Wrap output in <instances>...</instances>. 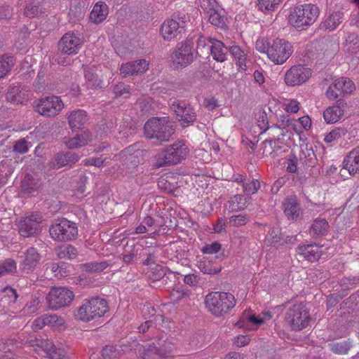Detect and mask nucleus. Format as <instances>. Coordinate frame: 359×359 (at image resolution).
Segmentation results:
<instances>
[{
  "instance_id": "603ef678",
  "label": "nucleus",
  "mask_w": 359,
  "mask_h": 359,
  "mask_svg": "<svg viewBox=\"0 0 359 359\" xmlns=\"http://www.w3.org/2000/svg\"><path fill=\"white\" fill-rule=\"evenodd\" d=\"M165 269L161 265H155L149 272V277L153 281H157L162 279L165 275Z\"/></svg>"
},
{
  "instance_id": "e2e57ef3",
  "label": "nucleus",
  "mask_w": 359,
  "mask_h": 359,
  "mask_svg": "<svg viewBox=\"0 0 359 359\" xmlns=\"http://www.w3.org/2000/svg\"><path fill=\"white\" fill-rule=\"evenodd\" d=\"M341 18L340 13L332 14L326 20L325 24L327 28L334 29L341 22L339 20Z\"/></svg>"
},
{
  "instance_id": "e433bc0d",
  "label": "nucleus",
  "mask_w": 359,
  "mask_h": 359,
  "mask_svg": "<svg viewBox=\"0 0 359 359\" xmlns=\"http://www.w3.org/2000/svg\"><path fill=\"white\" fill-rule=\"evenodd\" d=\"M252 323L253 325H258L264 323L262 318L257 317L255 315H252L250 312H244L240 320L237 323V325L240 327H244L245 329H250L246 323Z\"/></svg>"
},
{
  "instance_id": "58836bf2",
  "label": "nucleus",
  "mask_w": 359,
  "mask_h": 359,
  "mask_svg": "<svg viewBox=\"0 0 359 359\" xmlns=\"http://www.w3.org/2000/svg\"><path fill=\"white\" fill-rule=\"evenodd\" d=\"M109 266L107 262H88L81 265L82 271L89 273L102 272Z\"/></svg>"
},
{
  "instance_id": "20e7f679",
  "label": "nucleus",
  "mask_w": 359,
  "mask_h": 359,
  "mask_svg": "<svg viewBox=\"0 0 359 359\" xmlns=\"http://www.w3.org/2000/svg\"><path fill=\"white\" fill-rule=\"evenodd\" d=\"M208 310L215 316H222L233 309L236 304L234 296L229 292H215L205 297Z\"/></svg>"
},
{
  "instance_id": "393cba45",
  "label": "nucleus",
  "mask_w": 359,
  "mask_h": 359,
  "mask_svg": "<svg viewBox=\"0 0 359 359\" xmlns=\"http://www.w3.org/2000/svg\"><path fill=\"white\" fill-rule=\"evenodd\" d=\"M209 42L211 43L210 53L213 59L217 62H224L226 58L229 47L225 46L222 42L215 39H210Z\"/></svg>"
},
{
  "instance_id": "c03bdc74",
  "label": "nucleus",
  "mask_w": 359,
  "mask_h": 359,
  "mask_svg": "<svg viewBox=\"0 0 359 359\" xmlns=\"http://www.w3.org/2000/svg\"><path fill=\"white\" fill-rule=\"evenodd\" d=\"M45 271L47 274L53 273L54 276L58 278H61L67 276V271L62 266H60L57 263H48L45 265Z\"/></svg>"
},
{
  "instance_id": "4c0bfd02",
  "label": "nucleus",
  "mask_w": 359,
  "mask_h": 359,
  "mask_svg": "<svg viewBox=\"0 0 359 359\" xmlns=\"http://www.w3.org/2000/svg\"><path fill=\"white\" fill-rule=\"evenodd\" d=\"M23 95L24 93H22L20 87L10 86L6 93V97L9 102L19 104L22 103L23 101Z\"/></svg>"
},
{
  "instance_id": "338daca9",
  "label": "nucleus",
  "mask_w": 359,
  "mask_h": 359,
  "mask_svg": "<svg viewBox=\"0 0 359 359\" xmlns=\"http://www.w3.org/2000/svg\"><path fill=\"white\" fill-rule=\"evenodd\" d=\"M13 150L20 154H25L27 152V142L24 139L16 141L13 147Z\"/></svg>"
},
{
  "instance_id": "7c9ffc66",
  "label": "nucleus",
  "mask_w": 359,
  "mask_h": 359,
  "mask_svg": "<svg viewBox=\"0 0 359 359\" xmlns=\"http://www.w3.org/2000/svg\"><path fill=\"white\" fill-rule=\"evenodd\" d=\"M108 15V8L104 3H97L90 14V19L94 23L103 21Z\"/></svg>"
},
{
  "instance_id": "69168bd1",
  "label": "nucleus",
  "mask_w": 359,
  "mask_h": 359,
  "mask_svg": "<svg viewBox=\"0 0 359 359\" xmlns=\"http://www.w3.org/2000/svg\"><path fill=\"white\" fill-rule=\"evenodd\" d=\"M103 359H115L117 357L116 348L113 346H106L102 351Z\"/></svg>"
},
{
  "instance_id": "1a4fd4ad",
  "label": "nucleus",
  "mask_w": 359,
  "mask_h": 359,
  "mask_svg": "<svg viewBox=\"0 0 359 359\" xmlns=\"http://www.w3.org/2000/svg\"><path fill=\"white\" fill-rule=\"evenodd\" d=\"M50 237L56 241H67L75 239L78 235L76 224L67 219H62L49 229Z\"/></svg>"
},
{
  "instance_id": "f03ea898",
  "label": "nucleus",
  "mask_w": 359,
  "mask_h": 359,
  "mask_svg": "<svg viewBox=\"0 0 359 359\" xmlns=\"http://www.w3.org/2000/svg\"><path fill=\"white\" fill-rule=\"evenodd\" d=\"M109 311L107 301L101 297L83 300L81 305L74 311V317L83 322H90L101 318Z\"/></svg>"
},
{
  "instance_id": "0eeeda50",
  "label": "nucleus",
  "mask_w": 359,
  "mask_h": 359,
  "mask_svg": "<svg viewBox=\"0 0 359 359\" xmlns=\"http://www.w3.org/2000/svg\"><path fill=\"white\" fill-rule=\"evenodd\" d=\"M194 61V43L187 40L177 44L171 54L172 66L175 69H182Z\"/></svg>"
},
{
  "instance_id": "ddd939ff",
  "label": "nucleus",
  "mask_w": 359,
  "mask_h": 359,
  "mask_svg": "<svg viewBox=\"0 0 359 359\" xmlns=\"http://www.w3.org/2000/svg\"><path fill=\"white\" fill-rule=\"evenodd\" d=\"M311 76V69L298 65L291 67L285 74V83L288 86H296L305 83Z\"/></svg>"
},
{
  "instance_id": "bf43d9fd",
  "label": "nucleus",
  "mask_w": 359,
  "mask_h": 359,
  "mask_svg": "<svg viewBox=\"0 0 359 359\" xmlns=\"http://www.w3.org/2000/svg\"><path fill=\"white\" fill-rule=\"evenodd\" d=\"M66 147L69 149H78L84 147L79 135L65 140L64 141Z\"/></svg>"
},
{
  "instance_id": "680f3d73",
  "label": "nucleus",
  "mask_w": 359,
  "mask_h": 359,
  "mask_svg": "<svg viewBox=\"0 0 359 359\" xmlns=\"http://www.w3.org/2000/svg\"><path fill=\"white\" fill-rule=\"evenodd\" d=\"M201 8L205 12L208 13L215 9H219V6L218 5L216 0H202Z\"/></svg>"
},
{
  "instance_id": "473e14b6",
  "label": "nucleus",
  "mask_w": 359,
  "mask_h": 359,
  "mask_svg": "<svg viewBox=\"0 0 359 359\" xmlns=\"http://www.w3.org/2000/svg\"><path fill=\"white\" fill-rule=\"evenodd\" d=\"M329 229V224L326 219L322 218H317L313 221V224L310 228V233L320 236L327 233Z\"/></svg>"
},
{
  "instance_id": "a18cd8bd",
  "label": "nucleus",
  "mask_w": 359,
  "mask_h": 359,
  "mask_svg": "<svg viewBox=\"0 0 359 359\" xmlns=\"http://www.w3.org/2000/svg\"><path fill=\"white\" fill-rule=\"evenodd\" d=\"M198 267L203 273L210 275L216 274L221 271V267H212L211 262L205 258L198 262Z\"/></svg>"
},
{
  "instance_id": "f3484780",
  "label": "nucleus",
  "mask_w": 359,
  "mask_h": 359,
  "mask_svg": "<svg viewBox=\"0 0 359 359\" xmlns=\"http://www.w3.org/2000/svg\"><path fill=\"white\" fill-rule=\"evenodd\" d=\"M172 109L179 118V121H182L183 126H187L190 123H194L196 119V114L194 109L190 106L187 105L184 102H174L172 104Z\"/></svg>"
},
{
  "instance_id": "b1692460",
  "label": "nucleus",
  "mask_w": 359,
  "mask_h": 359,
  "mask_svg": "<svg viewBox=\"0 0 359 359\" xmlns=\"http://www.w3.org/2000/svg\"><path fill=\"white\" fill-rule=\"evenodd\" d=\"M344 168L351 175L359 172V147L353 149L344 159Z\"/></svg>"
},
{
  "instance_id": "c9c22d12",
  "label": "nucleus",
  "mask_w": 359,
  "mask_h": 359,
  "mask_svg": "<svg viewBox=\"0 0 359 359\" xmlns=\"http://www.w3.org/2000/svg\"><path fill=\"white\" fill-rule=\"evenodd\" d=\"M229 52L237 61L238 66L241 69H245L246 67L245 60L247 55L238 46H233L229 47Z\"/></svg>"
},
{
  "instance_id": "412c9836",
  "label": "nucleus",
  "mask_w": 359,
  "mask_h": 359,
  "mask_svg": "<svg viewBox=\"0 0 359 359\" xmlns=\"http://www.w3.org/2000/svg\"><path fill=\"white\" fill-rule=\"evenodd\" d=\"M22 269L23 271H32L41 259V255L34 247L29 248L22 256Z\"/></svg>"
},
{
  "instance_id": "052dcab7",
  "label": "nucleus",
  "mask_w": 359,
  "mask_h": 359,
  "mask_svg": "<svg viewBox=\"0 0 359 359\" xmlns=\"http://www.w3.org/2000/svg\"><path fill=\"white\" fill-rule=\"evenodd\" d=\"M25 15L28 18H34L37 16L41 11L37 5L33 4H27L25 8Z\"/></svg>"
},
{
  "instance_id": "774afa93",
  "label": "nucleus",
  "mask_w": 359,
  "mask_h": 359,
  "mask_svg": "<svg viewBox=\"0 0 359 359\" xmlns=\"http://www.w3.org/2000/svg\"><path fill=\"white\" fill-rule=\"evenodd\" d=\"M114 93L116 96H121L125 94H130L129 86H126L123 83H120L114 87Z\"/></svg>"
},
{
  "instance_id": "aec40b11",
  "label": "nucleus",
  "mask_w": 359,
  "mask_h": 359,
  "mask_svg": "<svg viewBox=\"0 0 359 359\" xmlns=\"http://www.w3.org/2000/svg\"><path fill=\"white\" fill-rule=\"evenodd\" d=\"M79 160L78 154L72 151L60 152L54 156L52 163L54 168L72 167Z\"/></svg>"
},
{
  "instance_id": "f257e3e1",
  "label": "nucleus",
  "mask_w": 359,
  "mask_h": 359,
  "mask_svg": "<svg viewBox=\"0 0 359 359\" xmlns=\"http://www.w3.org/2000/svg\"><path fill=\"white\" fill-rule=\"evenodd\" d=\"M144 130L147 138L153 140L156 145H161L170 140L175 128L168 117H152L144 123Z\"/></svg>"
},
{
  "instance_id": "9d476101",
  "label": "nucleus",
  "mask_w": 359,
  "mask_h": 359,
  "mask_svg": "<svg viewBox=\"0 0 359 359\" xmlns=\"http://www.w3.org/2000/svg\"><path fill=\"white\" fill-rule=\"evenodd\" d=\"M41 216L38 213L22 217L18 223L19 233L25 238L36 236L41 231Z\"/></svg>"
},
{
  "instance_id": "423d86ee",
  "label": "nucleus",
  "mask_w": 359,
  "mask_h": 359,
  "mask_svg": "<svg viewBox=\"0 0 359 359\" xmlns=\"http://www.w3.org/2000/svg\"><path fill=\"white\" fill-rule=\"evenodd\" d=\"M285 320L292 330L300 331L309 325L311 318L306 304L299 302L287 309Z\"/></svg>"
},
{
  "instance_id": "6ab92c4d",
  "label": "nucleus",
  "mask_w": 359,
  "mask_h": 359,
  "mask_svg": "<svg viewBox=\"0 0 359 359\" xmlns=\"http://www.w3.org/2000/svg\"><path fill=\"white\" fill-rule=\"evenodd\" d=\"M149 69V62L145 59L128 62L121 65L120 73L123 77L144 74Z\"/></svg>"
},
{
  "instance_id": "5701e85b",
  "label": "nucleus",
  "mask_w": 359,
  "mask_h": 359,
  "mask_svg": "<svg viewBox=\"0 0 359 359\" xmlns=\"http://www.w3.org/2000/svg\"><path fill=\"white\" fill-rule=\"evenodd\" d=\"M297 252L300 258L311 262L317 261L321 255L320 247L316 244L299 246L297 248Z\"/></svg>"
},
{
  "instance_id": "49530a36",
  "label": "nucleus",
  "mask_w": 359,
  "mask_h": 359,
  "mask_svg": "<svg viewBox=\"0 0 359 359\" xmlns=\"http://www.w3.org/2000/svg\"><path fill=\"white\" fill-rule=\"evenodd\" d=\"M85 79L88 86L93 88H101L102 81L90 69L85 70Z\"/></svg>"
},
{
  "instance_id": "864d4df0",
  "label": "nucleus",
  "mask_w": 359,
  "mask_h": 359,
  "mask_svg": "<svg viewBox=\"0 0 359 359\" xmlns=\"http://www.w3.org/2000/svg\"><path fill=\"white\" fill-rule=\"evenodd\" d=\"M16 270V262L13 259H7L0 266V276L7 273H13Z\"/></svg>"
},
{
  "instance_id": "13d9d810",
  "label": "nucleus",
  "mask_w": 359,
  "mask_h": 359,
  "mask_svg": "<svg viewBox=\"0 0 359 359\" xmlns=\"http://www.w3.org/2000/svg\"><path fill=\"white\" fill-rule=\"evenodd\" d=\"M271 46V42L266 40L264 38L258 39L255 43L256 50L262 53H266L267 55Z\"/></svg>"
},
{
  "instance_id": "c85d7f7f",
  "label": "nucleus",
  "mask_w": 359,
  "mask_h": 359,
  "mask_svg": "<svg viewBox=\"0 0 359 359\" xmlns=\"http://www.w3.org/2000/svg\"><path fill=\"white\" fill-rule=\"evenodd\" d=\"M40 187V180L35 175L27 174L21 182L22 191L25 194H31Z\"/></svg>"
},
{
  "instance_id": "72a5a7b5",
  "label": "nucleus",
  "mask_w": 359,
  "mask_h": 359,
  "mask_svg": "<svg viewBox=\"0 0 359 359\" xmlns=\"http://www.w3.org/2000/svg\"><path fill=\"white\" fill-rule=\"evenodd\" d=\"M57 256L60 259H72L76 257L78 251L76 248L71 245H62L55 248Z\"/></svg>"
},
{
  "instance_id": "cd10ccee",
  "label": "nucleus",
  "mask_w": 359,
  "mask_h": 359,
  "mask_svg": "<svg viewBox=\"0 0 359 359\" xmlns=\"http://www.w3.org/2000/svg\"><path fill=\"white\" fill-rule=\"evenodd\" d=\"M300 148L299 154V163L309 167L313 166L316 161V156L313 148L309 147L308 144L302 145Z\"/></svg>"
},
{
  "instance_id": "7ed1b4c3",
  "label": "nucleus",
  "mask_w": 359,
  "mask_h": 359,
  "mask_svg": "<svg viewBox=\"0 0 359 359\" xmlns=\"http://www.w3.org/2000/svg\"><path fill=\"white\" fill-rule=\"evenodd\" d=\"M319 14L318 8L311 4L296 6L288 16L290 25L297 29H305L315 22Z\"/></svg>"
},
{
  "instance_id": "2f4dec72",
  "label": "nucleus",
  "mask_w": 359,
  "mask_h": 359,
  "mask_svg": "<svg viewBox=\"0 0 359 359\" xmlns=\"http://www.w3.org/2000/svg\"><path fill=\"white\" fill-rule=\"evenodd\" d=\"M168 252H170L173 255V258L180 261L182 264H187L188 256L189 255V250H185L182 246L177 243H172L167 249Z\"/></svg>"
},
{
  "instance_id": "39448f33",
  "label": "nucleus",
  "mask_w": 359,
  "mask_h": 359,
  "mask_svg": "<svg viewBox=\"0 0 359 359\" xmlns=\"http://www.w3.org/2000/svg\"><path fill=\"white\" fill-rule=\"evenodd\" d=\"M188 154V149L183 141H178L167 147L156 156L155 166L161 168L175 165L185 159Z\"/></svg>"
},
{
  "instance_id": "3c124183",
  "label": "nucleus",
  "mask_w": 359,
  "mask_h": 359,
  "mask_svg": "<svg viewBox=\"0 0 359 359\" xmlns=\"http://www.w3.org/2000/svg\"><path fill=\"white\" fill-rule=\"evenodd\" d=\"M260 188V182L257 180H248L243 182V189L247 196L255 194Z\"/></svg>"
},
{
  "instance_id": "a211bd4d",
  "label": "nucleus",
  "mask_w": 359,
  "mask_h": 359,
  "mask_svg": "<svg viewBox=\"0 0 359 359\" xmlns=\"http://www.w3.org/2000/svg\"><path fill=\"white\" fill-rule=\"evenodd\" d=\"M175 348V344L168 339L165 340L159 339L156 343L149 345L147 349L148 353L144 355V358L147 359V357L149 358L151 354L166 357L172 353Z\"/></svg>"
},
{
  "instance_id": "a19ab883",
  "label": "nucleus",
  "mask_w": 359,
  "mask_h": 359,
  "mask_svg": "<svg viewBox=\"0 0 359 359\" xmlns=\"http://www.w3.org/2000/svg\"><path fill=\"white\" fill-rule=\"evenodd\" d=\"M347 133L348 130L344 127L335 128L325 135L324 141L327 143H332L344 137Z\"/></svg>"
},
{
  "instance_id": "6e6552de",
  "label": "nucleus",
  "mask_w": 359,
  "mask_h": 359,
  "mask_svg": "<svg viewBox=\"0 0 359 359\" xmlns=\"http://www.w3.org/2000/svg\"><path fill=\"white\" fill-rule=\"evenodd\" d=\"M293 51L294 48L290 42L284 39L276 38L271 41L268 58L274 65H283L290 57Z\"/></svg>"
},
{
  "instance_id": "2eb2a0df",
  "label": "nucleus",
  "mask_w": 359,
  "mask_h": 359,
  "mask_svg": "<svg viewBox=\"0 0 359 359\" xmlns=\"http://www.w3.org/2000/svg\"><path fill=\"white\" fill-rule=\"evenodd\" d=\"M185 27V21L182 18L168 19L162 24L161 32L164 39L170 41L176 38Z\"/></svg>"
},
{
  "instance_id": "4be33fe9",
  "label": "nucleus",
  "mask_w": 359,
  "mask_h": 359,
  "mask_svg": "<svg viewBox=\"0 0 359 359\" xmlns=\"http://www.w3.org/2000/svg\"><path fill=\"white\" fill-rule=\"evenodd\" d=\"M284 213L288 219H297L302 214V208L294 196L287 197L283 203Z\"/></svg>"
},
{
  "instance_id": "bb28decb",
  "label": "nucleus",
  "mask_w": 359,
  "mask_h": 359,
  "mask_svg": "<svg viewBox=\"0 0 359 359\" xmlns=\"http://www.w3.org/2000/svg\"><path fill=\"white\" fill-rule=\"evenodd\" d=\"M341 103L327 107L323 112V117L327 123L332 124L337 122L344 115V109Z\"/></svg>"
},
{
  "instance_id": "0e129e2a",
  "label": "nucleus",
  "mask_w": 359,
  "mask_h": 359,
  "mask_svg": "<svg viewBox=\"0 0 359 359\" xmlns=\"http://www.w3.org/2000/svg\"><path fill=\"white\" fill-rule=\"evenodd\" d=\"M221 249V244L218 242H214L211 244H207L202 248L204 254L217 253Z\"/></svg>"
},
{
  "instance_id": "79ce46f5",
  "label": "nucleus",
  "mask_w": 359,
  "mask_h": 359,
  "mask_svg": "<svg viewBox=\"0 0 359 359\" xmlns=\"http://www.w3.org/2000/svg\"><path fill=\"white\" fill-rule=\"evenodd\" d=\"M330 349L334 353L342 355L346 354L351 347V344L348 341L340 342H332L329 344Z\"/></svg>"
},
{
  "instance_id": "de8ad7c7",
  "label": "nucleus",
  "mask_w": 359,
  "mask_h": 359,
  "mask_svg": "<svg viewBox=\"0 0 359 359\" xmlns=\"http://www.w3.org/2000/svg\"><path fill=\"white\" fill-rule=\"evenodd\" d=\"M13 65L14 60L12 56L4 55L0 58V78L6 76Z\"/></svg>"
},
{
  "instance_id": "f8f14e48",
  "label": "nucleus",
  "mask_w": 359,
  "mask_h": 359,
  "mask_svg": "<svg viewBox=\"0 0 359 359\" xmlns=\"http://www.w3.org/2000/svg\"><path fill=\"white\" fill-rule=\"evenodd\" d=\"M64 104L58 96H50L39 100L35 110L46 117L55 116L63 109Z\"/></svg>"
},
{
  "instance_id": "09e8293b",
  "label": "nucleus",
  "mask_w": 359,
  "mask_h": 359,
  "mask_svg": "<svg viewBox=\"0 0 359 359\" xmlns=\"http://www.w3.org/2000/svg\"><path fill=\"white\" fill-rule=\"evenodd\" d=\"M250 221V217L246 214L233 215L229 219V224L233 227H238L245 225Z\"/></svg>"
},
{
  "instance_id": "c756f323",
  "label": "nucleus",
  "mask_w": 359,
  "mask_h": 359,
  "mask_svg": "<svg viewBox=\"0 0 359 359\" xmlns=\"http://www.w3.org/2000/svg\"><path fill=\"white\" fill-rule=\"evenodd\" d=\"M251 196L247 195L236 194L229 201V210L231 212H238L246 208Z\"/></svg>"
},
{
  "instance_id": "f704fd0d",
  "label": "nucleus",
  "mask_w": 359,
  "mask_h": 359,
  "mask_svg": "<svg viewBox=\"0 0 359 359\" xmlns=\"http://www.w3.org/2000/svg\"><path fill=\"white\" fill-rule=\"evenodd\" d=\"M209 14V22L219 28L226 27V17L222 13L220 8L208 13Z\"/></svg>"
},
{
  "instance_id": "5fc2aeb1",
  "label": "nucleus",
  "mask_w": 359,
  "mask_h": 359,
  "mask_svg": "<svg viewBox=\"0 0 359 359\" xmlns=\"http://www.w3.org/2000/svg\"><path fill=\"white\" fill-rule=\"evenodd\" d=\"M282 0H258L259 8L262 11L275 10Z\"/></svg>"
},
{
  "instance_id": "4d7b16f0",
  "label": "nucleus",
  "mask_w": 359,
  "mask_h": 359,
  "mask_svg": "<svg viewBox=\"0 0 359 359\" xmlns=\"http://www.w3.org/2000/svg\"><path fill=\"white\" fill-rule=\"evenodd\" d=\"M191 292L189 290H172L170 292V298L174 302H179L184 299H189Z\"/></svg>"
},
{
  "instance_id": "a878e982",
  "label": "nucleus",
  "mask_w": 359,
  "mask_h": 359,
  "mask_svg": "<svg viewBox=\"0 0 359 359\" xmlns=\"http://www.w3.org/2000/svg\"><path fill=\"white\" fill-rule=\"evenodd\" d=\"M67 119L72 129H79L86 123L88 118L85 111L77 109L72 111Z\"/></svg>"
},
{
  "instance_id": "dca6fc26",
  "label": "nucleus",
  "mask_w": 359,
  "mask_h": 359,
  "mask_svg": "<svg viewBox=\"0 0 359 359\" xmlns=\"http://www.w3.org/2000/svg\"><path fill=\"white\" fill-rule=\"evenodd\" d=\"M82 45V41L74 32H67L63 35L58 43V49L67 55L77 54Z\"/></svg>"
},
{
  "instance_id": "ea45409f",
  "label": "nucleus",
  "mask_w": 359,
  "mask_h": 359,
  "mask_svg": "<svg viewBox=\"0 0 359 359\" xmlns=\"http://www.w3.org/2000/svg\"><path fill=\"white\" fill-rule=\"evenodd\" d=\"M211 38L206 39L201 36L198 39L196 53L200 57L208 55L211 49V43L209 42Z\"/></svg>"
},
{
  "instance_id": "9b49d317",
  "label": "nucleus",
  "mask_w": 359,
  "mask_h": 359,
  "mask_svg": "<svg viewBox=\"0 0 359 359\" xmlns=\"http://www.w3.org/2000/svg\"><path fill=\"white\" fill-rule=\"evenodd\" d=\"M74 297L73 292L67 288H53L47 296L48 307L53 310H57L67 306L71 304Z\"/></svg>"
},
{
  "instance_id": "6e6d98bb",
  "label": "nucleus",
  "mask_w": 359,
  "mask_h": 359,
  "mask_svg": "<svg viewBox=\"0 0 359 359\" xmlns=\"http://www.w3.org/2000/svg\"><path fill=\"white\" fill-rule=\"evenodd\" d=\"M256 116L259 128L263 130V132L266 131L269 129V122L266 111L259 110L256 114Z\"/></svg>"
},
{
  "instance_id": "8fccbe9b",
  "label": "nucleus",
  "mask_w": 359,
  "mask_h": 359,
  "mask_svg": "<svg viewBox=\"0 0 359 359\" xmlns=\"http://www.w3.org/2000/svg\"><path fill=\"white\" fill-rule=\"evenodd\" d=\"M47 326L53 329H60L65 325V320L63 318L58 316L55 314L45 315Z\"/></svg>"
},
{
  "instance_id": "37998d69",
  "label": "nucleus",
  "mask_w": 359,
  "mask_h": 359,
  "mask_svg": "<svg viewBox=\"0 0 359 359\" xmlns=\"http://www.w3.org/2000/svg\"><path fill=\"white\" fill-rule=\"evenodd\" d=\"M346 50L351 53H355L359 49V38L353 33L348 35L345 42Z\"/></svg>"
},
{
  "instance_id": "4468645a",
  "label": "nucleus",
  "mask_w": 359,
  "mask_h": 359,
  "mask_svg": "<svg viewBox=\"0 0 359 359\" xmlns=\"http://www.w3.org/2000/svg\"><path fill=\"white\" fill-rule=\"evenodd\" d=\"M355 90V84L350 79L341 77L330 86L326 91V95L329 99L335 100L340 96L351 94Z\"/></svg>"
}]
</instances>
